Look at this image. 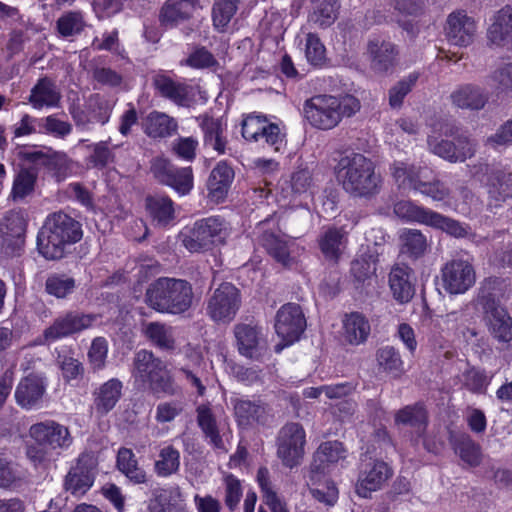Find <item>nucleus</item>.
Masks as SVG:
<instances>
[{
    "mask_svg": "<svg viewBox=\"0 0 512 512\" xmlns=\"http://www.w3.org/2000/svg\"><path fill=\"white\" fill-rule=\"evenodd\" d=\"M305 430L299 423H287L278 434L277 455L287 467L299 465L304 455Z\"/></svg>",
    "mask_w": 512,
    "mask_h": 512,
    "instance_id": "nucleus-9",
    "label": "nucleus"
},
{
    "mask_svg": "<svg viewBox=\"0 0 512 512\" xmlns=\"http://www.w3.org/2000/svg\"><path fill=\"white\" fill-rule=\"evenodd\" d=\"M413 271L405 264H396L389 273V287L393 297L400 303L409 302L415 293L412 283Z\"/></svg>",
    "mask_w": 512,
    "mask_h": 512,
    "instance_id": "nucleus-25",
    "label": "nucleus"
},
{
    "mask_svg": "<svg viewBox=\"0 0 512 512\" xmlns=\"http://www.w3.org/2000/svg\"><path fill=\"white\" fill-rule=\"evenodd\" d=\"M192 285L184 279L161 277L152 282L145 293V303L160 313L182 314L193 303Z\"/></svg>",
    "mask_w": 512,
    "mask_h": 512,
    "instance_id": "nucleus-5",
    "label": "nucleus"
},
{
    "mask_svg": "<svg viewBox=\"0 0 512 512\" xmlns=\"http://www.w3.org/2000/svg\"><path fill=\"white\" fill-rule=\"evenodd\" d=\"M417 192L431 198L433 201H443L450 195V189L438 178L428 179L426 176L418 184Z\"/></svg>",
    "mask_w": 512,
    "mask_h": 512,
    "instance_id": "nucleus-57",
    "label": "nucleus"
},
{
    "mask_svg": "<svg viewBox=\"0 0 512 512\" xmlns=\"http://www.w3.org/2000/svg\"><path fill=\"white\" fill-rule=\"evenodd\" d=\"M37 173L33 169L22 168L16 174L10 197L13 201H20L31 195L35 189Z\"/></svg>",
    "mask_w": 512,
    "mask_h": 512,
    "instance_id": "nucleus-46",
    "label": "nucleus"
},
{
    "mask_svg": "<svg viewBox=\"0 0 512 512\" xmlns=\"http://www.w3.org/2000/svg\"><path fill=\"white\" fill-rule=\"evenodd\" d=\"M399 240L400 252L414 259L421 257L428 246L426 236L416 229H403Z\"/></svg>",
    "mask_w": 512,
    "mask_h": 512,
    "instance_id": "nucleus-39",
    "label": "nucleus"
},
{
    "mask_svg": "<svg viewBox=\"0 0 512 512\" xmlns=\"http://www.w3.org/2000/svg\"><path fill=\"white\" fill-rule=\"evenodd\" d=\"M428 226L440 229L450 236L455 238H464L468 235L470 227L455 219L444 216L438 212L433 211Z\"/></svg>",
    "mask_w": 512,
    "mask_h": 512,
    "instance_id": "nucleus-50",
    "label": "nucleus"
},
{
    "mask_svg": "<svg viewBox=\"0 0 512 512\" xmlns=\"http://www.w3.org/2000/svg\"><path fill=\"white\" fill-rule=\"evenodd\" d=\"M487 37L495 45H503L512 37V6L503 7L493 16Z\"/></svg>",
    "mask_w": 512,
    "mask_h": 512,
    "instance_id": "nucleus-34",
    "label": "nucleus"
},
{
    "mask_svg": "<svg viewBox=\"0 0 512 512\" xmlns=\"http://www.w3.org/2000/svg\"><path fill=\"white\" fill-rule=\"evenodd\" d=\"M487 201L490 208H498L512 198V172L499 167L492 172L491 178L485 181Z\"/></svg>",
    "mask_w": 512,
    "mask_h": 512,
    "instance_id": "nucleus-17",
    "label": "nucleus"
},
{
    "mask_svg": "<svg viewBox=\"0 0 512 512\" xmlns=\"http://www.w3.org/2000/svg\"><path fill=\"white\" fill-rule=\"evenodd\" d=\"M81 224L70 215L59 211L50 214L37 236L39 253L48 260L64 257L66 248L81 240Z\"/></svg>",
    "mask_w": 512,
    "mask_h": 512,
    "instance_id": "nucleus-3",
    "label": "nucleus"
},
{
    "mask_svg": "<svg viewBox=\"0 0 512 512\" xmlns=\"http://www.w3.org/2000/svg\"><path fill=\"white\" fill-rule=\"evenodd\" d=\"M450 97L455 106L470 110H481L489 99L485 89L473 84L460 86Z\"/></svg>",
    "mask_w": 512,
    "mask_h": 512,
    "instance_id": "nucleus-30",
    "label": "nucleus"
},
{
    "mask_svg": "<svg viewBox=\"0 0 512 512\" xmlns=\"http://www.w3.org/2000/svg\"><path fill=\"white\" fill-rule=\"evenodd\" d=\"M455 453L470 467H477L482 461L480 445L470 435L461 433L451 437Z\"/></svg>",
    "mask_w": 512,
    "mask_h": 512,
    "instance_id": "nucleus-36",
    "label": "nucleus"
},
{
    "mask_svg": "<svg viewBox=\"0 0 512 512\" xmlns=\"http://www.w3.org/2000/svg\"><path fill=\"white\" fill-rule=\"evenodd\" d=\"M26 221L19 212L9 211L0 222V234L25 237Z\"/></svg>",
    "mask_w": 512,
    "mask_h": 512,
    "instance_id": "nucleus-58",
    "label": "nucleus"
},
{
    "mask_svg": "<svg viewBox=\"0 0 512 512\" xmlns=\"http://www.w3.org/2000/svg\"><path fill=\"white\" fill-rule=\"evenodd\" d=\"M97 460L91 453H82L64 480V488L75 497H82L93 486Z\"/></svg>",
    "mask_w": 512,
    "mask_h": 512,
    "instance_id": "nucleus-10",
    "label": "nucleus"
},
{
    "mask_svg": "<svg viewBox=\"0 0 512 512\" xmlns=\"http://www.w3.org/2000/svg\"><path fill=\"white\" fill-rule=\"evenodd\" d=\"M336 175L343 189L354 197L372 198L382 187V177L376 173L374 163L360 153L343 156Z\"/></svg>",
    "mask_w": 512,
    "mask_h": 512,
    "instance_id": "nucleus-2",
    "label": "nucleus"
},
{
    "mask_svg": "<svg viewBox=\"0 0 512 512\" xmlns=\"http://www.w3.org/2000/svg\"><path fill=\"white\" fill-rule=\"evenodd\" d=\"M33 444L26 446V456L35 468L47 469L58 456V449H67L73 441L68 428L54 420L35 423L29 428Z\"/></svg>",
    "mask_w": 512,
    "mask_h": 512,
    "instance_id": "nucleus-1",
    "label": "nucleus"
},
{
    "mask_svg": "<svg viewBox=\"0 0 512 512\" xmlns=\"http://www.w3.org/2000/svg\"><path fill=\"white\" fill-rule=\"evenodd\" d=\"M75 287V279L66 274H51L45 282V291L56 298L67 297L74 291Z\"/></svg>",
    "mask_w": 512,
    "mask_h": 512,
    "instance_id": "nucleus-52",
    "label": "nucleus"
},
{
    "mask_svg": "<svg viewBox=\"0 0 512 512\" xmlns=\"http://www.w3.org/2000/svg\"><path fill=\"white\" fill-rule=\"evenodd\" d=\"M376 360L378 366L394 378L401 377L404 372V364L399 352L392 346L381 347L377 350Z\"/></svg>",
    "mask_w": 512,
    "mask_h": 512,
    "instance_id": "nucleus-42",
    "label": "nucleus"
},
{
    "mask_svg": "<svg viewBox=\"0 0 512 512\" xmlns=\"http://www.w3.org/2000/svg\"><path fill=\"white\" fill-rule=\"evenodd\" d=\"M46 392L45 379L37 374H29L22 378L15 390V399L24 409L37 407Z\"/></svg>",
    "mask_w": 512,
    "mask_h": 512,
    "instance_id": "nucleus-19",
    "label": "nucleus"
},
{
    "mask_svg": "<svg viewBox=\"0 0 512 512\" xmlns=\"http://www.w3.org/2000/svg\"><path fill=\"white\" fill-rule=\"evenodd\" d=\"M98 318L97 314L69 311L54 319L53 323L44 330L43 336L46 341L53 342L92 327Z\"/></svg>",
    "mask_w": 512,
    "mask_h": 512,
    "instance_id": "nucleus-11",
    "label": "nucleus"
},
{
    "mask_svg": "<svg viewBox=\"0 0 512 512\" xmlns=\"http://www.w3.org/2000/svg\"><path fill=\"white\" fill-rule=\"evenodd\" d=\"M457 162H465L477 152V142L467 134L460 133L453 137Z\"/></svg>",
    "mask_w": 512,
    "mask_h": 512,
    "instance_id": "nucleus-64",
    "label": "nucleus"
},
{
    "mask_svg": "<svg viewBox=\"0 0 512 512\" xmlns=\"http://www.w3.org/2000/svg\"><path fill=\"white\" fill-rule=\"evenodd\" d=\"M368 54L372 70L386 73L395 66L398 50L390 41L374 39L368 43Z\"/></svg>",
    "mask_w": 512,
    "mask_h": 512,
    "instance_id": "nucleus-22",
    "label": "nucleus"
},
{
    "mask_svg": "<svg viewBox=\"0 0 512 512\" xmlns=\"http://www.w3.org/2000/svg\"><path fill=\"white\" fill-rule=\"evenodd\" d=\"M177 121L166 113L152 111L144 121V132L150 138H166L177 132Z\"/></svg>",
    "mask_w": 512,
    "mask_h": 512,
    "instance_id": "nucleus-32",
    "label": "nucleus"
},
{
    "mask_svg": "<svg viewBox=\"0 0 512 512\" xmlns=\"http://www.w3.org/2000/svg\"><path fill=\"white\" fill-rule=\"evenodd\" d=\"M344 338L353 345L365 342L370 334V324L361 313L352 312L343 320Z\"/></svg>",
    "mask_w": 512,
    "mask_h": 512,
    "instance_id": "nucleus-37",
    "label": "nucleus"
},
{
    "mask_svg": "<svg viewBox=\"0 0 512 512\" xmlns=\"http://www.w3.org/2000/svg\"><path fill=\"white\" fill-rule=\"evenodd\" d=\"M153 85L161 97L178 106H189L194 96L191 86L175 81L165 74H156L153 77Z\"/></svg>",
    "mask_w": 512,
    "mask_h": 512,
    "instance_id": "nucleus-20",
    "label": "nucleus"
},
{
    "mask_svg": "<svg viewBox=\"0 0 512 512\" xmlns=\"http://www.w3.org/2000/svg\"><path fill=\"white\" fill-rule=\"evenodd\" d=\"M338 8L337 0H317L309 15V21L321 28L329 27L337 18Z\"/></svg>",
    "mask_w": 512,
    "mask_h": 512,
    "instance_id": "nucleus-45",
    "label": "nucleus"
},
{
    "mask_svg": "<svg viewBox=\"0 0 512 512\" xmlns=\"http://www.w3.org/2000/svg\"><path fill=\"white\" fill-rule=\"evenodd\" d=\"M351 274L357 281H364L376 272V258L373 254L363 253L351 262Z\"/></svg>",
    "mask_w": 512,
    "mask_h": 512,
    "instance_id": "nucleus-56",
    "label": "nucleus"
},
{
    "mask_svg": "<svg viewBox=\"0 0 512 512\" xmlns=\"http://www.w3.org/2000/svg\"><path fill=\"white\" fill-rule=\"evenodd\" d=\"M117 467L130 481L136 484L146 482V472L139 467L135 454L131 449H119Z\"/></svg>",
    "mask_w": 512,
    "mask_h": 512,
    "instance_id": "nucleus-40",
    "label": "nucleus"
},
{
    "mask_svg": "<svg viewBox=\"0 0 512 512\" xmlns=\"http://www.w3.org/2000/svg\"><path fill=\"white\" fill-rule=\"evenodd\" d=\"M464 386L472 393L484 394L490 383V378L484 371L471 368L464 375Z\"/></svg>",
    "mask_w": 512,
    "mask_h": 512,
    "instance_id": "nucleus-63",
    "label": "nucleus"
},
{
    "mask_svg": "<svg viewBox=\"0 0 512 512\" xmlns=\"http://www.w3.org/2000/svg\"><path fill=\"white\" fill-rule=\"evenodd\" d=\"M427 145L431 153L450 163H457L454 141L430 136L427 139Z\"/></svg>",
    "mask_w": 512,
    "mask_h": 512,
    "instance_id": "nucleus-62",
    "label": "nucleus"
},
{
    "mask_svg": "<svg viewBox=\"0 0 512 512\" xmlns=\"http://www.w3.org/2000/svg\"><path fill=\"white\" fill-rule=\"evenodd\" d=\"M144 334L155 346L162 350H173L175 348L171 326L160 322H150L145 325Z\"/></svg>",
    "mask_w": 512,
    "mask_h": 512,
    "instance_id": "nucleus-43",
    "label": "nucleus"
},
{
    "mask_svg": "<svg viewBox=\"0 0 512 512\" xmlns=\"http://www.w3.org/2000/svg\"><path fill=\"white\" fill-rule=\"evenodd\" d=\"M394 420L396 425L414 428L417 435L422 437L428 425V413L423 404L415 403L398 410Z\"/></svg>",
    "mask_w": 512,
    "mask_h": 512,
    "instance_id": "nucleus-33",
    "label": "nucleus"
},
{
    "mask_svg": "<svg viewBox=\"0 0 512 512\" xmlns=\"http://www.w3.org/2000/svg\"><path fill=\"white\" fill-rule=\"evenodd\" d=\"M132 376L141 388L154 394H173V381L167 365L151 351L142 349L133 358Z\"/></svg>",
    "mask_w": 512,
    "mask_h": 512,
    "instance_id": "nucleus-6",
    "label": "nucleus"
},
{
    "mask_svg": "<svg viewBox=\"0 0 512 512\" xmlns=\"http://www.w3.org/2000/svg\"><path fill=\"white\" fill-rule=\"evenodd\" d=\"M496 280L487 279L479 289L477 301L488 320L489 331L495 339L508 343L512 340V319L491 292Z\"/></svg>",
    "mask_w": 512,
    "mask_h": 512,
    "instance_id": "nucleus-7",
    "label": "nucleus"
},
{
    "mask_svg": "<svg viewBox=\"0 0 512 512\" xmlns=\"http://www.w3.org/2000/svg\"><path fill=\"white\" fill-rule=\"evenodd\" d=\"M445 32L451 44L468 46L473 41L476 23L465 11L452 12L447 18Z\"/></svg>",
    "mask_w": 512,
    "mask_h": 512,
    "instance_id": "nucleus-16",
    "label": "nucleus"
},
{
    "mask_svg": "<svg viewBox=\"0 0 512 512\" xmlns=\"http://www.w3.org/2000/svg\"><path fill=\"white\" fill-rule=\"evenodd\" d=\"M62 94L55 81L48 77L40 78L32 87L28 98L35 109L59 107Z\"/></svg>",
    "mask_w": 512,
    "mask_h": 512,
    "instance_id": "nucleus-26",
    "label": "nucleus"
},
{
    "mask_svg": "<svg viewBox=\"0 0 512 512\" xmlns=\"http://www.w3.org/2000/svg\"><path fill=\"white\" fill-rule=\"evenodd\" d=\"M200 127L204 134V145L213 148L218 154L226 151L227 139L224 136L225 125L221 119L203 116Z\"/></svg>",
    "mask_w": 512,
    "mask_h": 512,
    "instance_id": "nucleus-35",
    "label": "nucleus"
},
{
    "mask_svg": "<svg viewBox=\"0 0 512 512\" xmlns=\"http://www.w3.org/2000/svg\"><path fill=\"white\" fill-rule=\"evenodd\" d=\"M234 179V171L225 161H220L211 171L208 181V197L212 202L220 203L228 195Z\"/></svg>",
    "mask_w": 512,
    "mask_h": 512,
    "instance_id": "nucleus-23",
    "label": "nucleus"
},
{
    "mask_svg": "<svg viewBox=\"0 0 512 512\" xmlns=\"http://www.w3.org/2000/svg\"><path fill=\"white\" fill-rule=\"evenodd\" d=\"M391 475L392 471L385 462L365 456L361 460L356 493L367 498L371 492L380 489Z\"/></svg>",
    "mask_w": 512,
    "mask_h": 512,
    "instance_id": "nucleus-13",
    "label": "nucleus"
},
{
    "mask_svg": "<svg viewBox=\"0 0 512 512\" xmlns=\"http://www.w3.org/2000/svg\"><path fill=\"white\" fill-rule=\"evenodd\" d=\"M261 244L268 254L284 267H290L294 259L290 256L287 242L280 239L272 232H264L261 236Z\"/></svg>",
    "mask_w": 512,
    "mask_h": 512,
    "instance_id": "nucleus-41",
    "label": "nucleus"
},
{
    "mask_svg": "<svg viewBox=\"0 0 512 512\" xmlns=\"http://www.w3.org/2000/svg\"><path fill=\"white\" fill-rule=\"evenodd\" d=\"M171 181L165 182L164 185L172 187L178 194L187 195L193 188V171L191 167L177 168L171 174Z\"/></svg>",
    "mask_w": 512,
    "mask_h": 512,
    "instance_id": "nucleus-60",
    "label": "nucleus"
},
{
    "mask_svg": "<svg viewBox=\"0 0 512 512\" xmlns=\"http://www.w3.org/2000/svg\"><path fill=\"white\" fill-rule=\"evenodd\" d=\"M86 27V22L81 11L64 12L56 21V31L63 38L80 35Z\"/></svg>",
    "mask_w": 512,
    "mask_h": 512,
    "instance_id": "nucleus-44",
    "label": "nucleus"
},
{
    "mask_svg": "<svg viewBox=\"0 0 512 512\" xmlns=\"http://www.w3.org/2000/svg\"><path fill=\"white\" fill-rule=\"evenodd\" d=\"M393 211L401 219L418 222L427 226L433 213V210L418 206L410 201L395 203Z\"/></svg>",
    "mask_w": 512,
    "mask_h": 512,
    "instance_id": "nucleus-49",
    "label": "nucleus"
},
{
    "mask_svg": "<svg viewBox=\"0 0 512 512\" xmlns=\"http://www.w3.org/2000/svg\"><path fill=\"white\" fill-rule=\"evenodd\" d=\"M488 78L497 96H512V62L500 64Z\"/></svg>",
    "mask_w": 512,
    "mask_h": 512,
    "instance_id": "nucleus-47",
    "label": "nucleus"
},
{
    "mask_svg": "<svg viewBox=\"0 0 512 512\" xmlns=\"http://www.w3.org/2000/svg\"><path fill=\"white\" fill-rule=\"evenodd\" d=\"M197 5L198 0H167L160 11V22L166 26H176L188 20Z\"/></svg>",
    "mask_w": 512,
    "mask_h": 512,
    "instance_id": "nucleus-29",
    "label": "nucleus"
},
{
    "mask_svg": "<svg viewBox=\"0 0 512 512\" xmlns=\"http://www.w3.org/2000/svg\"><path fill=\"white\" fill-rule=\"evenodd\" d=\"M345 458V449L341 442L327 441L322 443L313 455L310 465V479L315 484L325 475L330 466Z\"/></svg>",
    "mask_w": 512,
    "mask_h": 512,
    "instance_id": "nucleus-15",
    "label": "nucleus"
},
{
    "mask_svg": "<svg viewBox=\"0 0 512 512\" xmlns=\"http://www.w3.org/2000/svg\"><path fill=\"white\" fill-rule=\"evenodd\" d=\"M180 453L172 445L162 448L159 459L155 462V472L158 476L167 477L179 470Z\"/></svg>",
    "mask_w": 512,
    "mask_h": 512,
    "instance_id": "nucleus-51",
    "label": "nucleus"
},
{
    "mask_svg": "<svg viewBox=\"0 0 512 512\" xmlns=\"http://www.w3.org/2000/svg\"><path fill=\"white\" fill-rule=\"evenodd\" d=\"M199 222L204 232L203 235L207 237V241L210 242L211 247L216 244L224 243L228 235V225L222 217L211 216L200 219Z\"/></svg>",
    "mask_w": 512,
    "mask_h": 512,
    "instance_id": "nucleus-48",
    "label": "nucleus"
},
{
    "mask_svg": "<svg viewBox=\"0 0 512 512\" xmlns=\"http://www.w3.org/2000/svg\"><path fill=\"white\" fill-rule=\"evenodd\" d=\"M306 327L301 307L295 303L283 305L276 314L275 331L285 341V346L297 341Z\"/></svg>",
    "mask_w": 512,
    "mask_h": 512,
    "instance_id": "nucleus-12",
    "label": "nucleus"
},
{
    "mask_svg": "<svg viewBox=\"0 0 512 512\" xmlns=\"http://www.w3.org/2000/svg\"><path fill=\"white\" fill-rule=\"evenodd\" d=\"M202 228L200 227L199 220L196 221L190 229L181 233V241L184 247L191 253H200L210 250V242L207 241Z\"/></svg>",
    "mask_w": 512,
    "mask_h": 512,
    "instance_id": "nucleus-53",
    "label": "nucleus"
},
{
    "mask_svg": "<svg viewBox=\"0 0 512 512\" xmlns=\"http://www.w3.org/2000/svg\"><path fill=\"white\" fill-rule=\"evenodd\" d=\"M241 305L239 290L225 282L216 288L207 300L206 313L217 323L231 322Z\"/></svg>",
    "mask_w": 512,
    "mask_h": 512,
    "instance_id": "nucleus-8",
    "label": "nucleus"
},
{
    "mask_svg": "<svg viewBox=\"0 0 512 512\" xmlns=\"http://www.w3.org/2000/svg\"><path fill=\"white\" fill-rule=\"evenodd\" d=\"M233 407L236 421L241 427L265 424L270 416L268 406L261 400L235 399Z\"/></svg>",
    "mask_w": 512,
    "mask_h": 512,
    "instance_id": "nucleus-21",
    "label": "nucleus"
},
{
    "mask_svg": "<svg viewBox=\"0 0 512 512\" xmlns=\"http://www.w3.org/2000/svg\"><path fill=\"white\" fill-rule=\"evenodd\" d=\"M347 244V235L343 228L328 227L318 238V245L324 258L333 263H338Z\"/></svg>",
    "mask_w": 512,
    "mask_h": 512,
    "instance_id": "nucleus-27",
    "label": "nucleus"
},
{
    "mask_svg": "<svg viewBox=\"0 0 512 512\" xmlns=\"http://www.w3.org/2000/svg\"><path fill=\"white\" fill-rule=\"evenodd\" d=\"M238 0H217L212 9L214 27L223 32L237 11Z\"/></svg>",
    "mask_w": 512,
    "mask_h": 512,
    "instance_id": "nucleus-54",
    "label": "nucleus"
},
{
    "mask_svg": "<svg viewBox=\"0 0 512 512\" xmlns=\"http://www.w3.org/2000/svg\"><path fill=\"white\" fill-rule=\"evenodd\" d=\"M234 335L241 355L251 359L258 357L264 343L260 326L253 323H238L234 326Z\"/></svg>",
    "mask_w": 512,
    "mask_h": 512,
    "instance_id": "nucleus-18",
    "label": "nucleus"
},
{
    "mask_svg": "<svg viewBox=\"0 0 512 512\" xmlns=\"http://www.w3.org/2000/svg\"><path fill=\"white\" fill-rule=\"evenodd\" d=\"M107 353V340L104 337L94 338L88 351V360L93 371H99L105 367Z\"/></svg>",
    "mask_w": 512,
    "mask_h": 512,
    "instance_id": "nucleus-59",
    "label": "nucleus"
},
{
    "mask_svg": "<svg viewBox=\"0 0 512 512\" xmlns=\"http://www.w3.org/2000/svg\"><path fill=\"white\" fill-rule=\"evenodd\" d=\"M123 384L117 378L109 379L94 390L93 404L96 413L107 415L118 403L122 396Z\"/></svg>",
    "mask_w": 512,
    "mask_h": 512,
    "instance_id": "nucleus-28",
    "label": "nucleus"
},
{
    "mask_svg": "<svg viewBox=\"0 0 512 512\" xmlns=\"http://www.w3.org/2000/svg\"><path fill=\"white\" fill-rule=\"evenodd\" d=\"M361 108L360 101L353 95L340 97L320 94L304 102L303 114L309 124L321 130L336 127L343 117H351Z\"/></svg>",
    "mask_w": 512,
    "mask_h": 512,
    "instance_id": "nucleus-4",
    "label": "nucleus"
},
{
    "mask_svg": "<svg viewBox=\"0 0 512 512\" xmlns=\"http://www.w3.org/2000/svg\"><path fill=\"white\" fill-rule=\"evenodd\" d=\"M91 147L92 154L89 156V162L94 168L103 169L114 163L115 154L107 141H100Z\"/></svg>",
    "mask_w": 512,
    "mask_h": 512,
    "instance_id": "nucleus-61",
    "label": "nucleus"
},
{
    "mask_svg": "<svg viewBox=\"0 0 512 512\" xmlns=\"http://www.w3.org/2000/svg\"><path fill=\"white\" fill-rule=\"evenodd\" d=\"M444 289L450 294H462L470 289L476 275L472 264L467 260L454 259L447 262L442 268Z\"/></svg>",
    "mask_w": 512,
    "mask_h": 512,
    "instance_id": "nucleus-14",
    "label": "nucleus"
},
{
    "mask_svg": "<svg viewBox=\"0 0 512 512\" xmlns=\"http://www.w3.org/2000/svg\"><path fill=\"white\" fill-rule=\"evenodd\" d=\"M196 414L197 424L208 443L216 450L227 452L228 449L224 441L225 434L221 435L216 416L211 407L201 404L196 408Z\"/></svg>",
    "mask_w": 512,
    "mask_h": 512,
    "instance_id": "nucleus-24",
    "label": "nucleus"
},
{
    "mask_svg": "<svg viewBox=\"0 0 512 512\" xmlns=\"http://www.w3.org/2000/svg\"><path fill=\"white\" fill-rule=\"evenodd\" d=\"M146 207L153 221L166 226L174 219V204L168 196H148Z\"/></svg>",
    "mask_w": 512,
    "mask_h": 512,
    "instance_id": "nucleus-38",
    "label": "nucleus"
},
{
    "mask_svg": "<svg viewBox=\"0 0 512 512\" xmlns=\"http://www.w3.org/2000/svg\"><path fill=\"white\" fill-rule=\"evenodd\" d=\"M419 74L416 72L410 73L393 85L389 90V105L392 108H400L406 95L416 85Z\"/></svg>",
    "mask_w": 512,
    "mask_h": 512,
    "instance_id": "nucleus-55",
    "label": "nucleus"
},
{
    "mask_svg": "<svg viewBox=\"0 0 512 512\" xmlns=\"http://www.w3.org/2000/svg\"><path fill=\"white\" fill-rule=\"evenodd\" d=\"M390 170L394 181L402 189L416 191L418 184L425 178V169L423 167L404 161H395L391 165Z\"/></svg>",
    "mask_w": 512,
    "mask_h": 512,
    "instance_id": "nucleus-31",
    "label": "nucleus"
}]
</instances>
